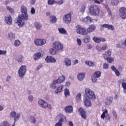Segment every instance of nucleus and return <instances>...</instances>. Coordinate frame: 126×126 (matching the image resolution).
<instances>
[{
  "label": "nucleus",
  "instance_id": "obj_41",
  "mask_svg": "<svg viewBox=\"0 0 126 126\" xmlns=\"http://www.w3.org/2000/svg\"><path fill=\"white\" fill-rule=\"evenodd\" d=\"M93 40L95 42V43H100V37L94 36L93 38Z\"/></svg>",
  "mask_w": 126,
  "mask_h": 126
},
{
  "label": "nucleus",
  "instance_id": "obj_51",
  "mask_svg": "<svg viewBox=\"0 0 126 126\" xmlns=\"http://www.w3.org/2000/svg\"><path fill=\"white\" fill-rule=\"evenodd\" d=\"M1 126H10L9 124L6 122H3L1 124Z\"/></svg>",
  "mask_w": 126,
  "mask_h": 126
},
{
  "label": "nucleus",
  "instance_id": "obj_40",
  "mask_svg": "<svg viewBox=\"0 0 126 126\" xmlns=\"http://www.w3.org/2000/svg\"><path fill=\"white\" fill-rule=\"evenodd\" d=\"M108 114V110H105L101 115V119H105L106 118V114Z\"/></svg>",
  "mask_w": 126,
  "mask_h": 126
},
{
  "label": "nucleus",
  "instance_id": "obj_38",
  "mask_svg": "<svg viewBox=\"0 0 126 126\" xmlns=\"http://www.w3.org/2000/svg\"><path fill=\"white\" fill-rule=\"evenodd\" d=\"M64 94L65 97H67L69 96V90L67 89H65L64 90Z\"/></svg>",
  "mask_w": 126,
  "mask_h": 126
},
{
  "label": "nucleus",
  "instance_id": "obj_64",
  "mask_svg": "<svg viewBox=\"0 0 126 126\" xmlns=\"http://www.w3.org/2000/svg\"><path fill=\"white\" fill-rule=\"evenodd\" d=\"M68 126H73V123L71 121L68 122Z\"/></svg>",
  "mask_w": 126,
  "mask_h": 126
},
{
  "label": "nucleus",
  "instance_id": "obj_34",
  "mask_svg": "<svg viewBox=\"0 0 126 126\" xmlns=\"http://www.w3.org/2000/svg\"><path fill=\"white\" fill-rule=\"evenodd\" d=\"M50 21L51 23H55L57 21V17L55 16H51L50 17Z\"/></svg>",
  "mask_w": 126,
  "mask_h": 126
},
{
  "label": "nucleus",
  "instance_id": "obj_28",
  "mask_svg": "<svg viewBox=\"0 0 126 126\" xmlns=\"http://www.w3.org/2000/svg\"><path fill=\"white\" fill-rule=\"evenodd\" d=\"M64 63L66 66H70L71 65V60L67 58L64 61Z\"/></svg>",
  "mask_w": 126,
  "mask_h": 126
},
{
  "label": "nucleus",
  "instance_id": "obj_63",
  "mask_svg": "<svg viewBox=\"0 0 126 126\" xmlns=\"http://www.w3.org/2000/svg\"><path fill=\"white\" fill-rule=\"evenodd\" d=\"M31 12L32 14H34L35 13V9L34 8H32Z\"/></svg>",
  "mask_w": 126,
  "mask_h": 126
},
{
  "label": "nucleus",
  "instance_id": "obj_3",
  "mask_svg": "<svg viewBox=\"0 0 126 126\" xmlns=\"http://www.w3.org/2000/svg\"><path fill=\"white\" fill-rule=\"evenodd\" d=\"M86 95L89 99H91V100H95L96 99V95L94 92L89 88H86L85 91Z\"/></svg>",
  "mask_w": 126,
  "mask_h": 126
},
{
  "label": "nucleus",
  "instance_id": "obj_58",
  "mask_svg": "<svg viewBox=\"0 0 126 126\" xmlns=\"http://www.w3.org/2000/svg\"><path fill=\"white\" fill-rule=\"evenodd\" d=\"M126 82H124V83H123L122 84V86L123 88V89H126Z\"/></svg>",
  "mask_w": 126,
  "mask_h": 126
},
{
  "label": "nucleus",
  "instance_id": "obj_45",
  "mask_svg": "<svg viewBox=\"0 0 126 126\" xmlns=\"http://www.w3.org/2000/svg\"><path fill=\"white\" fill-rule=\"evenodd\" d=\"M97 77H95V76L93 75L92 77V82L93 83H96V82H97Z\"/></svg>",
  "mask_w": 126,
  "mask_h": 126
},
{
  "label": "nucleus",
  "instance_id": "obj_18",
  "mask_svg": "<svg viewBox=\"0 0 126 126\" xmlns=\"http://www.w3.org/2000/svg\"><path fill=\"white\" fill-rule=\"evenodd\" d=\"M5 22L8 24V25H11L12 23V19L10 15H7L5 18Z\"/></svg>",
  "mask_w": 126,
  "mask_h": 126
},
{
  "label": "nucleus",
  "instance_id": "obj_54",
  "mask_svg": "<svg viewBox=\"0 0 126 126\" xmlns=\"http://www.w3.org/2000/svg\"><path fill=\"white\" fill-rule=\"evenodd\" d=\"M105 120L106 121H110V120H111V116H110L108 113L106 114Z\"/></svg>",
  "mask_w": 126,
  "mask_h": 126
},
{
  "label": "nucleus",
  "instance_id": "obj_48",
  "mask_svg": "<svg viewBox=\"0 0 126 126\" xmlns=\"http://www.w3.org/2000/svg\"><path fill=\"white\" fill-rule=\"evenodd\" d=\"M112 114L113 115L114 117H115L116 120L118 119V115L117 114V112L114 110H112Z\"/></svg>",
  "mask_w": 126,
  "mask_h": 126
},
{
  "label": "nucleus",
  "instance_id": "obj_24",
  "mask_svg": "<svg viewBox=\"0 0 126 126\" xmlns=\"http://www.w3.org/2000/svg\"><path fill=\"white\" fill-rule=\"evenodd\" d=\"M46 62L47 63H56V60L53 57L47 56L45 59Z\"/></svg>",
  "mask_w": 126,
  "mask_h": 126
},
{
  "label": "nucleus",
  "instance_id": "obj_23",
  "mask_svg": "<svg viewBox=\"0 0 126 126\" xmlns=\"http://www.w3.org/2000/svg\"><path fill=\"white\" fill-rule=\"evenodd\" d=\"M8 39L10 41H13L15 40V33L14 32H9L8 34Z\"/></svg>",
  "mask_w": 126,
  "mask_h": 126
},
{
  "label": "nucleus",
  "instance_id": "obj_47",
  "mask_svg": "<svg viewBox=\"0 0 126 126\" xmlns=\"http://www.w3.org/2000/svg\"><path fill=\"white\" fill-rule=\"evenodd\" d=\"M103 68L104 69H108V68H109V64L107 63H104L103 64Z\"/></svg>",
  "mask_w": 126,
  "mask_h": 126
},
{
  "label": "nucleus",
  "instance_id": "obj_26",
  "mask_svg": "<svg viewBox=\"0 0 126 126\" xmlns=\"http://www.w3.org/2000/svg\"><path fill=\"white\" fill-rule=\"evenodd\" d=\"M85 77V74L84 73H80L77 74V78L79 81H82Z\"/></svg>",
  "mask_w": 126,
  "mask_h": 126
},
{
  "label": "nucleus",
  "instance_id": "obj_5",
  "mask_svg": "<svg viewBox=\"0 0 126 126\" xmlns=\"http://www.w3.org/2000/svg\"><path fill=\"white\" fill-rule=\"evenodd\" d=\"M76 32L78 34H80L81 35H84L85 36L88 34V32L86 30V29L81 28V26L77 25Z\"/></svg>",
  "mask_w": 126,
  "mask_h": 126
},
{
  "label": "nucleus",
  "instance_id": "obj_19",
  "mask_svg": "<svg viewBox=\"0 0 126 126\" xmlns=\"http://www.w3.org/2000/svg\"><path fill=\"white\" fill-rule=\"evenodd\" d=\"M103 59L107 61V63H113L114 58L107 57V55L106 54H103Z\"/></svg>",
  "mask_w": 126,
  "mask_h": 126
},
{
  "label": "nucleus",
  "instance_id": "obj_10",
  "mask_svg": "<svg viewBox=\"0 0 126 126\" xmlns=\"http://www.w3.org/2000/svg\"><path fill=\"white\" fill-rule=\"evenodd\" d=\"M10 117L14 120V124L16 122V121H18L20 118V114L18 113L16 114L15 111H12L10 113Z\"/></svg>",
  "mask_w": 126,
  "mask_h": 126
},
{
  "label": "nucleus",
  "instance_id": "obj_57",
  "mask_svg": "<svg viewBox=\"0 0 126 126\" xmlns=\"http://www.w3.org/2000/svg\"><path fill=\"white\" fill-rule=\"evenodd\" d=\"M77 42L78 43V45L79 46H81L82 45V41H81V39H79V38H78L77 39Z\"/></svg>",
  "mask_w": 126,
  "mask_h": 126
},
{
  "label": "nucleus",
  "instance_id": "obj_61",
  "mask_svg": "<svg viewBox=\"0 0 126 126\" xmlns=\"http://www.w3.org/2000/svg\"><path fill=\"white\" fill-rule=\"evenodd\" d=\"M56 3L59 5L63 4V0H61L60 1H57Z\"/></svg>",
  "mask_w": 126,
  "mask_h": 126
},
{
  "label": "nucleus",
  "instance_id": "obj_4",
  "mask_svg": "<svg viewBox=\"0 0 126 126\" xmlns=\"http://www.w3.org/2000/svg\"><path fill=\"white\" fill-rule=\"evenodd\" d=\"M73 13L72 12H70L63 16V20L65 24H70L71 23V15Z\"/></svg>",
  "mask_w": 126,
  "mask_h": 126
},
{
  "label": "nucleus",
  "instance_id": "obj_14",
  "mask_svg": "<svg viewBox=\"0 0 126 126\" xmlns=\"http://www.w3.org/2000/svg\"><path fill=\"white\" fill-rule=\"evenodd\" d=\"M114 98L112 96H107L105 98V104L107 105V106H110L113 103V100Z\"/></svg>",
  "mask_w": 126,
  "mask_h": 126
},
{
  "label": "nucleus",
  "instance_id": "obj_46",
  "mask_svg": "<svg viewBox=\"0 0 126 126\" xmlns=\"http://www.w3.org/2000/svg\"><path fill=\"white\" fill-rule=\"evenodd\" d=\"M105 54L106 55V57H111V55H112V52L111 51V50H107L106 52H105Z\"/></svg>",
  "mask_w": 126,
  "mask_h": 126
},
{
  "label": "nucleus",
  "instance_id": "obj_39",
  "mask_svg": "<svg viewBox=\"0 0 126 126\" xmlns=\"http://www.w3.org/2000/svg\"><path fill=\"white\" fill-rule=\"evenodd\" d=\"M49 53L50 55H55L56 54H57V52L56 51V50H55L54 48H51L49 50Z\"/></svg>",
  "mask_w": 126,
  "mask_h": 126
},
{
  "label": "nucleus",
  "instance_id": "obj_43",
  "mask_svg": "<svg viewBox=\"0 0 126 126\" xmlns=\"http://www.w3.org/2000/svg\"><path fill=\"white\" fill-rule=\"evenodd\" d=\"M85 6L83 5L82 7L80 9L79 12H80L82 14H83V13H84V12L85 11Z\"/></svg>",
  "mask_w": 126,
  "mask_h": 126
},
{
  "label": "nucleus",
  "instance_id": "obj_42",
  "mask_svg": "<svg viewBox=\"0 0 126 126\" xmlns=\"http://www.w3.org/2000/svg\"><path fill=\"white\" fill-rule=\"evenodd\" d=\"M119 2L120 1H119L118 0H112L111 1V4L112 5H117Z\"/></svg>",
  "mask_w": 126,
  "mask_h": 126
},
{
  "label": "nucleus",
  "instance_id": "obj_25",
  "mask_svg": "<svg viewBox=\"0 0 126 126\" xmlns=\"http://www.w3.org/2000/svg\"><path fill=\"white\" fill-rule=\"evenodd\" d=\"M63 85H60L55 91V94H59L60 92H63Z\"/></svg>",
  "mask_w": 126,
  "mask_h": 126
},
{
  "label": "nucleus",
  "instance_id": "obj_53",
  "mask_svg": "<svg viewBox=\"0 0 126 126\" xmlns=\"http://www.w3.org/2000/svg\"><path fill=\"white\" fill-rule=\"evenodd\" d=\"M2 55H6V50H0V56Z\"/></svg>",
  "mask_w": 126,
  "mask_h": 126
},
{
  "label": "nucleus",
  "instance_id": "obj_62",
  "mask_svg": "<svg viewBox=\"0 0 126 126\" xmlns=\"http://www.w3.org/2000/svg\"><path fill=\"white\" fill-rule=\"evenodd\" d=\"M107 50V45H103L102 47H101V50L102 51H105Z\"/></svg>",
  "mask_w": 126,
  "mask_h": 126
},
{
  "label": "nucleus",
  "instance_id": "obj_44",
  "mask_svg": "<svg viewBox=\"0 0 126 126\" xmlns=\"http://www.w3.org/2000/svg\"><path fill=\"white\" fill-rule=\"evenodd\" d=\"M14 45L15 47H18V46L20 45V41H19V40H16Z\"/></svg>",
  "mask_w": 126,
  "mask_h": 126
},
{
  "label": "nucleus",
  "instance_id": "obj_37",
  "mask_svg": "<svg viewBox=\"0 0 126 126\" xmlns=\"http://www.w3.org/2000/svg\"><path fill=\"white\" fill-rule=\"evenodd\" d=\"M77 102H79L81 100V94L78 93L76 96Z\"/></svg>",
  "mask_w": 126,
  "mask_h": 126
},
{
  "label": "nucleus",
  "instance_id": "obj_49",
  "mask_svg": "<svg viewBox=\"0 0 126 126\" xmlns=\"http://www.w3.org/2000/svg\"><path fill=\"white\" fill-rule=\"evenodd\" d=\"M48 4L49 5H53V4H55V0H48Z\"/></svg>",
  "mask_w": 126,
  "mask_h": 126
},
{
  "label": "nucleus",
  "instance_id": "obj_2",
  "mask_svg": "<svg viewBox=\"0 0 126 126\" xmlns=\"http://www.w3.org/2000/svg\"><path fill=\"white\" fill-rule=\"evenodd\" d=\"M89 13L93 16H103L104 12L100 9L99 6L96 5H92L89 8Z\"/></svg>",
  "mask_w": 126,
  "mask_h": 126
},
{
  "label": "nucleus",
  "instance_id": "obj_6",
  "mask_svg": "<svg viewBox=\"0 0 126 126\" xmlns=\"http://www.w3.org/2000/svg\"><path fill=\"white\" fill-rule=\"evenodd\" d=\"M57 118H59V120L58 122L55 125V126H63V122L64 120L66 121V117L63 114H59L57 115Z\"/></svg>",
  "mask_w": 126,
  "mask_h": 126
},
{
  "label": "nucleus",
  "instance_id": "obj_8",
  "mask_svg": "<svg viewBox=\"0 0 126 126\" xmlns=\"http://www.w3.org/2000/svg\"><path fill=\"white\" fill-rule=\"evenodd\" d=\"M34 44L36 46H44V45H45V44L47 43V40L44 39H42L36 38L34 39Z\"/></svg>",
  "mask_w": 126,
  "mask_h": 126
},
{
  "label": "nucleus",
  "instance_id": "obj_35",
  "mask_svg": "<svg viewBox=\"0 0 126 126\" xmlns=\"http://www.w3.org/2000/svg\"><path fill=\"white\" fill-rule=\"evenodd\" d=\"M30 120L31 123H32V124H36V117L35 116H31L30 117Z\"/></svg>",
  "mask_w": 126,
  "mask_h": 126
},
{
  "label": "nucleus",
  "instance_id": "obj_59",
  "mask_svg": "<svg viewBox=\"0 0 126 126\" xmlns=\"http://www.w3.org/2000/svg\"><path fill=\"white\" fill-rule=\"evenodd\" d=\"M116 76H118L119 77V76H120V71H119V70H116V71L114 72Z\"/></svg>",
  "mask_w": 126,
  "mask_h": 126
},
{
  "label": "nucleus",
  "instance_id": "obj_13",
  "mask_svg": "<svg viewBox=\"0 0 126 126\" xmlns=\"http://www.w3.org/2000/svg\"><path fill=\"white\" fill-rule=\"evenodd\" d=\"M43 56L44 54H43V53L36 52L33 55V59L34 61H38L40 60V59H42Z\"/></svg>",
  "mask_w": 126,
  "mask_h": 126
},
{
  "label": "nucleus",
  "instance_id": "obj_22",
  "mask_svg": "<svg viewBox=\"0 0 126 126\" xmlns=\"http://www.w3.org/2000/svg\"><path fill=\"white\" fill-rule=\"evenodd\" d=\"M96 30V26L94 25H91L89 28L87 29V31L88 33H91Z\"/></svg>",
  "mask_w": 126,
  "mask_h": 126
},
{
  "label": "nucleus",
  "instance_id": "obj_21",
  "mask_svg": "<svg viewBox=\"0 0 126 126\" xmlns=\"http://www.w3.org/2000/svg\"><path fill=\"white\" fill-rule=\"evenodd\" d=\"M65 113H68V114H70L72 113L73 111V108L72 106H68L64 108V109Z\"/></svg>",
  "mask_w": 126,
  "mask_h": 126
},
{
  "label": "nucleus",
  "instance_id": "obj_7",
  "mask_svg": "<svg viewBox=\"0 0 126 126\" xmlns=\"http://www.w3.org/2000/svg\"><path fill=\"white\" fill-rule=\"evenodd\" d=\"M53 48L56 50V51H61L63 48V45L60 42L55 41L52 45Z\"/></svg>",
  "mask_w": 126,
  "mask_h": 126
},
{
  "label": "nucleus",
  "instance_id": "obj_60",
  "mask_svg": "<svg viewBox=\"0 0 126 126\" xmlns=\"http://www.w3.org/2000/svg\"><path fill=\"white\" fill-rule=\"evenodd\" d=\"M99 40L100 43H101V42H106V39H105V38L99 37Z\"/></svg>",
  "mask_w": 126,
  "mask_h": 126
},
{
  "label": "nucleus",
  "instance_id": "obj_56",
  "mask_svg": "<svg viewBox=\"0 0 126 126\" xmlns=\"http://www.w3.org/2000/svg\"><path fill=\"white\" fill-rule=\"evenodd\" d=\"M111 68L112 70H113V71H114V72H115V71H116V70H118V69H117V68H116V66H115V65L111 66Z\"/></svg>",
  "mask_w": 126,
  "mask_h": 126
},
{
  "label": "nucleus",
  "instance_id": "obj_52",
  "mask_svg": "<svg viewBox=\"0 0 126 126\" xmlns=\"http://www.w3.org/2000/svg\"><path fill=\"white\" fill-rule=\"evenodd\" d=\"M11 80V76H7L6 78V82H10V81Z\"/></svg>",
  "mask_w": 126,
  "mask_h": 126
},
{
  "label": "nucleus",
  "instance_id": "obj_20",
  "mask_svg": "<svg viewBox=\"0 0 126 126\" xmlns=\"http://www.w3.org/2000/svg\"><path fill=\"white\" fill-rule=\"evenodd\" d=\"M82 21L87 24H90V23L93 21V20H92L90 17L88 16L83 19Z\"/></svg>",
  "mask_w": 126,
  "mask_h": 126
},
{
  "label": "nucleus",
  "instance_id": "obj_55",
  "mask_svg": "<svg viewBox=\"0 0 126 126\" xmlns=\"http://www.w3.org/2000/svg\"><path fill=\"white\" fill-rule=\"evenodd\" d=\"M124 82H126V80L125 79H120L118 81V83L119 84H121V83H124Z\"/></svg>",
  "mask_w": 126,
  "mask_h": 126
},
{
  "label": "nucleus",
  "instance_id": "obj_11",
  "mask_svg": "<svg viewBox=\"0 0 126 126\" xmlns=\"http://www.w3.org/2000/svg\"><path fill=\"white\" fill-rule=\"evenodd\" d=\"M119 15L122 19H126V8L125 7L120 8L119 10Z\"/></svg>",
  "mask_w": 126,
  "mask_h": 126
},
{
  "label": "nucleus",
  "instance_id": "obj_1",
  "mask_svg": "<svg viewBox=\"0 0 126 126\" xmlns=\"http://www.w3.org/2000/svg\"><path fill=\"white\" fill-rule=\"evenodd\" d=\"M22 14L19 15L17 23L19 27H22L25 25V21L28 20V14L27 13V8L25 6L21 7Z\"/></svg>",
  "mask_w": 126,
  "mask_h": 126
},
{
  "label": "nucleus",
  "instance_id": "obj_29",
  "mask_svg": "<svg viewBox=\"0 0 126 126\" xmlns=\"http://www.w3.org/2000/svg\"><path fill=\"white\" fill-rule=\"evenodd\" d=\"M58 31L61 34H63V35H67V32H66V30H65L63 28H59V29H58Z\"/></svg>",
  "mask_w": 126,
  "mask_h": 126
},
{
  "label": "nucleus",
  "instance_id": "obj_17",
  "mask_svg": "<svg viewBox=\"0 0 126 126\" xmlns=\"http://www.w3.org/2000/svg\"><path fill=\"white\" fill-rule=\"evenodd\" d=\"M79 112L82 118V119H86L87 118V116L86 115V112L84 111V109L82 108H80L79 109Z\"/></svg>",
  "mask_w": 126,
  "mask_h": 126
},
{
  "label": "nucleus",
  "instance_id": "obj_27",
  "mask_svg": "<svg viewBox=\"0 0 126 126\" xmlns=\"http://www.w3.org/2000/svg\"><path fill=\"white\" fill-rule=\"evenodd\" d=\"M64 80H65V77L63 75L59 77L57 80H55L58 84L63 83Z\"/></svg>",
  "mask_w": 126,
  "mask_h": 126
},
{
  "label": "nucleus",
  "instance_id": "obj_33",
  "mask_svg": "<svg viewBox=\"0 0 126 126\" xmlns=\"http://www.w3.org/2000/svg\"><path fill=\"white\" fill-rule=\"evenodd\" d=\"M85 63L86 64H87V65H88L89 66H94V65H95V63H94L92 61H86Z\"/></svg>",
  "mask_w": 126,
  "mask_h": 126
},
{
  "label": "nucleus",
  "instance_id": "obj_12",
  "mask_svg": "<svg viewBox=\"0 0 126 126\" xmlns=\"http://www.w3.org/2000/svg\"><path fill=\"white\" fill-rule=\"evenodd\" d=\"M37 103L39 107H41V108H43V109H47L48 103H47L46 101L42 99H40L38 100Z\"/></svg>",
  "mask_w": 126,
  "mask_h": 126
},
{
  "label": "nucleus",
  "instance_id": "obj_15",
  "mask_svg": "<svg viewBox=\"0 0 126 126\" xmlns=\"http://www.w3.org/2000/svg\"><path fill=\"white\" fill-rule=\"evenodd\" d=\"M84 103L85 106H86V107H91V106L92 105L90 99L86 97H85L84 98Z\"/></svg>",
  "mask_w": 126,
  "mask_h": 126
},
{
  "label": "nucleus",
  "instance_id": "obj_36",
  "mask_svg": "<svg viewBox=\"0 0 126 126\" xmlns=\"http://www.w3.org/2000/svg\"><path fill=\"white\" fill-rule=\"evenodd\" d=\"M94 76L96 77L97 78H99L101 76V72L100 71H96L94 74Z\"/></svg>",
  "mask_w": 126,
  "mask_h": 126
},
{
  "label": "nucleus",
  "instance_id": "obj_9",
  "mask_svg": "<svg viewBox=\"0 0 126 126\" xmlns=\"http://www.w3.org/2000/svg\"><path fill=\"white\" fill-rule=\"evenodd\" d=\"M26 70L27 68L26 66L25 65L21 66L20 67L18 70L19 76H20V77H23L24 75H25L26 73Z\"/></svg>",
  "mask_w": 126,
  "mask_h": 126
},
{
  "label": "nucleus",
  "instance_id": "obj_16",
  "mask_svg": "<svg viewBox=\"0 0 126 126\" xmlns=\"http://www.w3.org/2000/svg\"><path fill=\"white\" fill-rule=\"evenodd\" d=\"M101 28H107V29H109V30H112V31H113V30H115V28H114L113 25H108L107 24H104L101 25Z\"/></svg>",
  "mask_w": 126,
  "mask_h": 126
},
{
  "label": "nucleus",
  "instance_id": "obj_32",
  "mask_svg": "<svg viewBox=\"0 0 126 126\" xmlns=\"http://www.w3.org/2000/svg\"><path fill=\"white\" fill-rule=\"evenodd\" d=\"M34 27L37 30H40L42 28V25L39 23L35 22L34 23Z\"/></svg>",
  "mask_w": 126,
  "mask_h": 126
},
{
  "label": "nucleus",
  "instance_id": "obj_30",
  "mask_svg": "<svg viewBox=\"0 0 126 126\" xmlns=\"http://www.w3.org/2000/svg\"><path fill=\"white\" fill-rule=\"evenodd\" d=\"M57 84L58 83L57 82L56 80H54L50 85V88H51V89H56V88H57V85H56V84Z\"/></svg>",
  "mask_w": 126,
  "mask_h": 126
},
{
  "label": "nucleus",
  "instance_id": "obj_31",
  "mask_svg": "<svg viewBox=\"0 0 126 126\" xmlns=\"http://www.w3.org/2000/svg\"><path fill=\"white\" fill-rule=\"evenodd\" d=\"M84 42L86 44H88L89 42H90V36L89 35H86L84 38Z\"/></svg>",
  "mask_w": 126,
  "mask_h": 126
},
{
  "label": "nucleus",
  "instance_id": "obj_50",
  "mask_svg": "<svg viewBox=\"0 0 126 126\" xmlns=\"http://www.w3.org/2000/svg\"><path fill=\"white\" fill-rule=\"evenodd\" d=\"M28 99L29 101H30V102H32V101L34 100V97H33V95H30L28 96Z\"/></svg>",
  "mask_w": 126,
  "mask_h": 126
}]
</instances>
